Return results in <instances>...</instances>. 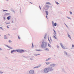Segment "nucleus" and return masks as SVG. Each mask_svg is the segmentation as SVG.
Returning a JSON list of instances; mask_svg holds the SVG:
<instances>
[{
  "label": "nucleus",
  "instance_id": "1",
  "mask_svg": "<svg viewBox=\"0 0 74 74\" xmlns=\"http://www.w3.org/2000/svg\"><path fill=\"white\" fill-rule=\"evenodd\" d=\"M44 45L45 46V47H46V46L47 45V43L46 42H43L42 44V47H43Z\"/></svg>",
  "mask_w": 74,
  "mask_h": 74
},
{
  "label": "nucleus",
  "instance_id": "2",
  "mask_svg": "<svg viewBox=\"0 0 74 74\" xmlns=\"http://www.w3.org/2000/svg\"><path fill=\"white\" fill-rule=\"evenodd\" d=\"M44 72L45 73H48V72H49V71H48V68H45L44 69Z\"/></svg>",
  "mask_w": 74,
  "mask_h": 74
},
{
  "label": "nucleus",
  "instance_id": "3",
  "mask_svg": "<svg viewBox=\"0 0 74 74\" xmlns=\"http://www.w3.org/2000/svg\"><path fill=\"white\" fill-rule=\"evenodd\" d=\"M49 8V6L46 5L45 6V7L44 8V9H45V10H48Z\"/></svg>",
  "mask_w": 74,
  "mask_h": 74
},
{
  "label": "nucleus",
  "instance_id": "4",
  "mask_svg": "<svg viewBox=\"0 0 74 74\" xmlns=\"http://www.w3.org/2000/svg\"><path fill=\"white\" fill-rule=\"evenodd\" d=\"M34 73V70H30L29 71V73L30 74H33V73Z\"/></svg>",
  "mask_w": 74,
  "mask_h": 74
},
{
  "label": "nucleus",
  "instance_id": "5",
  "mask_svg": "<svg viewBox=\"0 0 74 74\" xmlns=\"http://www.w3.org/2000/svg\"><path fill=\"white\" fill-rule=\"evenodd\" d=\"M52 70H53L52 68L51 67H50L48 69L49 71H52Z\"/></svg>",
  "mask_w": 74,
  "mask_h": 74
},
{
  "label": "nucleus",
  "instance_id": "6",
  "mask_svg": "<svg viewBox=\"0 0 74 74\" xmlns=\"http://www.w3.org/2000/svg\"><path fill=\"white\" fill-rule=\"evenodd\" d=\"M7 19L8 20H10V18H11V16H9L8 17H7Z\"/></svg>",
  "mask_w": 74,
  "mask_h": 74
},
{
  "label": "nucleus",
  "instance_id": "7",
  "mask_svg": "<svg viewBox=\"0 0 74 74\" xmlns=\"http://www.w3.org/2000/svg\"><path fill=\"white\" fill-rule=\"evenodd\" d=\"M22 52H24V50H20V53H22Z\"/></svg>",
  "mask_w": 74,
  "mask_h": 74
},
{
  "label": "nucleus",
  "instance_id": "8",
  "mask_svg": "<svg viewBox=\"0 0 74 74\" xmlns=\"http://www.w3.org/2000/svg\"><path fill=\"white\" fill-rule=\"evenodd\" d=\"M14 52H16V50H12L11 51V53H13Z\"/></svg>",
  "mask_w": 74,
  "mask_h": 74
},
{
  "label": "nucleus",
  "instance_id": "9",
  "mask_svg": "<svg viewBox=\"0 0 74 74\" xmlns=\"http://www.w3.org/2000/svg\"><path fill=\"white\" fill-rule=\"evenodd\" d=\"M4 38L6 39V40L7 39V38L6 37V35H5L4 36Z\"/></svg>",
  "mask_w": 74,
  "mask_h": 74
},
{
  "label": "nucleus",
  "instance_id": "10",
  "mask_svg": "<svg viewBox=\"0 0 74 74\" xmlns=\"http://www.w3.org/2000/svg\"><path fill=\"white\" fill-rule=\"evenodd\" d=\"M50 66H53V67H54V66H55V64H50Z\"/></svg>",
  "mask_w": 74,
  "mask_h": 74
},
{
  "label": "nucleus",
  "instance_id": "11",
  "mask_svg": "<svg viewBox=\"0 0 74 74\" xmlns=\"http://www.w3.org/2000/svg\"><path fill=\"white\" fill-rule=\"evenodd\" d=\"M10 15V14H9V13H6L4 15V16H5L6 15Z\"/></svg>",
  "mask_w": 74,
  "mask_h": 74
},
{
  "label": "nucleus",
  "instance_id": "12",
  "mask_svg": "<svg viewBox=\"0 0 74 74\" xmlns=\"http://www.w3.org/2000/svg\"><path fill=\"white\" fill-rule=\"evenodd\" d=\"M6 47H8V48H10L11 49H12V48H11L10 46H9L8 45H7Z\"/></svg>",
  "mask_w": 74,
  "mask_h": 74
},
{
  "label": "nucleus",
  "instance_id": "13",
  "mask_svg": "<svg viewBox=\"0 0 74 74\" xmlns=\"http://www.w3.org/2000/svg\"><path fill=\"white\" fill-rule=\"evenodd\" d=\"M45 12L46 13V15H48V12L47 11H46Z\"/></svg>",
  "mask_w": 74,
  "mask_h": 74
},
{
  "label": "nucleus",
  "instance_id": "14",
  "mask_svg": "<svg viewBox=\"0 0 74 74\" xmlns=\"http://www.w3.org/2000/svg\"><path fill=\"white\" fill-rule=\"evenodd\" d=\"M54 26H56V25H57V24H56V23H55L54 24Z\"/></svg>",
  "mask_w": 74,
  "mask_h": 74
},
{
  "label": "nucleus",
  "instance_id": "15",
  "mask_svg": "<svg viewBox=\"0 0 74 74\" xmlns=\"http://www.w3.org/2000/svg\"><path fill=\"white\" fill-rule=\"evenodd\" d=\"M46 64H50V62H46Z\"/></svg>",
  "mask_w": 74,
  "mask_h": 74
},
{
  "label": "nucleus",
  "instance_id": "16",
  "mask_svg": "<svg viewBox=\"0 0 74 74\" xmlns=\"http://www.w3.org/2000/svg\"><path fill=\"white\" fill-rule=\"evenodd\" d=\"M36 51H42V50H37V49H36Z\"/></svg>",
  "mask_w": 74,
  "mask_h": 74
},
{
  "label": "nucleus",
  "instance_id": "17",
  "mask_svg": "<svg viewBox=\"0 0 74 74\" xmlns=\"http://www.w3.org/2000/svg\"><path fill=\"white\" fill-rule=\"evenodd\" d=\"M16 51L18 52H20V50H17Z\"/></svg>",
  "mask_w": 74,
  "mask_h": 74
},
{
  "label": "nucleus",
  "instance_id": "18",
  "mask_svg": "<svg viewBox=\"0 0 74 74\" xmlns=\"http://www.w3.org/2000/svg\"><path fill=\"white\" fill-rule=\"evenodd\" d=\"M53 38H55V39H57V38H56V37L54 36H53Z\"/></svg>",
  "mask_w": 74,
  "mask_h": 74
},
{
  "label": "nucleus",
  "instance_id": "19",
  "mask_svg": "<svg viewBox=\"0 0 74 74\" xmlns=\"http://www.w3.org/2000/svg\"><path fill=\"white\" fill-rule=\"evenodd\" d=\"M50 59H51V58H49L46 60V61H48V60H50Z\"/></svg>",
  "mask_w": 74,
  "mask_h": 74
},
{
  "label": "nucleus",
  "instance_id": "20",
  "mask_svg": "<svg viewBox=\"0 0 74 74\" xmlns=\"http://www.w3.org/2000/svg\"><path fill=\"white\" fill-rule=\"evenodd\" d=\"M61 47H62V48H63V49H65V47H64V46H63V45Z\"/></svg>",
  "mask_w": 74,
  "mask_h": 74
},
{
  "label": "nucleus",
  "instance_id": "21",
  "mask_svg": "<svg viewBox=\"0 0 74 74\" xmlns=\"http://www.w3.org/2000/svg\"><path fill=\"white\" fill-rule=\"evenodd\" d=\"M55 34H56V31H55V30L53 29V30Z\"/></svg>",
  "mask_w": 74,
  "mask_h": 74
},
{
  "label": "nucleus",
  "instance_id": "22",
  "mask_svg": "<svg viewBox=\"0 0 74 74\" xmlns=\"http://www.w3.org/2000/svg\"><path fill=\"white\" fill-rule=\"evenodd\" d=\"M56 4H57V5H58V4H59V3H58V2L56 1Z\"/></svg>",
  "mask_w": 74,
  "mask_h": 74
},
{
  "label": "nucleus",
  "instance_id": "23",
  "mask_svg": "<svg viewBox=\"0 0 74 74\" xmlns=\"http://www.w3.org/2000/svg\"><path fill=\"white\" fill-rule=\"evenodd\" d=\"M46 4H50V3L49 2H47L46 3Z\"/></svg>",
  "mask_w": 74,
  "mask_h": 74
},
{
  "label": "nucleus",
  "instance_id": "24",
  "mask_svg": "<svg viewBox=\"0 0 74 74\" xmlns=\"http://www.w3.org/2000/svg\"><path fill=\"white\" fill-rule=\"evenodd\" d=\"M52 25H53V26H54V24L53 23V21H52Z\"/></svg>",
  "mask_w": 74,
  "mask_h": 74
},
{
  "label": "nucleus",
  "instance_id": "25",
  "mask_svg": "<svg viewBox=\"0 0 74 74\" xmlns=\"http://www.w3.org/2000/svg\"><path fill=\"white\" fill-rule=\"evenodd\" d=\"M60 45L61 46V47H62V46H63V44H62L61 43H60Z\"/></svg>",
  "mask_w": 74,
  "mask_h": 74
},
{
  "label": "nucleus",
  "instance_id": "26",
  "mask_svg": "<svg viewBox=\"0 0 74 74\" xmlns=\"http://www.w3.org/2000/svg\"><path fill=\"white\" fill-rule=\"evenodd\" d=\"M68 36L70 38H71V37L70 36V35H68Z\"/></svg>",
  "mask_w": 74,
  "mask_h": 74
},
{
  "label": "nucleus",
  "instance_id": "27",
  "mask_svg": "<svg viewBox=\"0 0 74 74\" xmlns=\"http://www.w3.org/2000/svg\"><path fill=\"white\" fill-rule=\"evenodd\" d=\"M46 50H47V51H49V49H48V48H46L45 49Z\"/></svg>",
  "mask_w": 74,
  "mask_h": 74
},
{
  "label": "nucleus",
  "instance_id": "28",
  "mask_svg": "<svg viewBox=\"0 0 74 74\" xmlns=\"http://www.w3.org/2000/svg\"><path fill=\"white\" fill-rule=\"evenodd\" d=\"M48 40H49V42H51V41H50V40H49V38L48 37Z\"/></svg>",
  "mask_w": 74,
  "mask_h": 74
},
{
  "label": "nucleus",
  "instance_id": "29",
  "mask_svg": "<svg viewBox=\"0 0 74 74\" xmlns=\"http://www.w3.org/2000/svg\"><path fill=\"white\" fill-rule=\"evenodd\" d=\"M67 18H68V19H71V18H70L69 17H67Z\"/></svg>",
  "mask_w": 74,
  "mask_h": 74
},
{
  "label": "nucleus",
  "instance_id": "30",
  "mask_svg": "<svg viewBox=\"0 0 74 74\" xmlns=\"http://www.w3.org/2000/svg\"><path fill=\"white\" fill-rule=\"evenodd\" d=\"M12 42V41H11V40H9V42Z\"/></svg>",
  "mask_w": 74,
  "mask_h": 74
},
{
  "label": "nucleus",
  "instance_id": "31",
  "mask_svg": "<svg viewBox=\"0 0 74 74\" xmlns=\"http://www.w3.org/2000/svg\"><path fill=\"white\" fill-rule=\"evenodd\" d=\"M48 46L49 47H51V45L49 44H48Z\"/></svg>",
  "mask_w": 74,
  "mask_h": 74
},
{
  "label": "nucleus",
  "instance_id": "32",
  "mask_svg": "<svg viewBox=\"0 0 74 74\" xmlns=\"http://www.w3.org/2000/svg\"><path fill=\"white\" fill-rule=\"evenodd\" d=\"M3 11H8V10H3Z\"/></svg>",
  "mask_w": 74,
  "mask_h": 74
},
{
  "label": "nucleus",
  "instance_id": "33",
  "mask_svg": "<svg viewBox=\"0 0 74 74\" xmlns=\"http://www.w3.org/2000/svg\"><path fill=\"white\" fill-rule=\"evenodd\" d=\"M3 19L4 20H5V17H3Z\"/></svg>",
  "mask_w": 74,
  "mask_h": 74
},
{
  "label": "nucleus",
  "instance_id": "34",
  "mask_svg": "<svg viewBox=\"0 0 74 74\" xmlns=\"http://www.w3.org/2000/svg\"><path fill=\"white\" fill-rule=\"evenodd\" d=\"M70 13L71 14H72V12H70Z\"/></svg>",
  "mask_w": 74,
  "mask_h": 74
},
{
  "label": "nucleus",
  "instance_id": "35",
  "mask_svg": "<svg viewBox=\"0 0 74 74\" xmlns=\"http://www.w3.org/2000/svg\"><path fill=\"white\" fill-rule=\"evenodd\" d=\"M50 38L51 41H52V39H51V37H50Z\"/></svg>",
  "mask_w": 74,
  "mask_h": 74
},
{
  "label": "nucleus",
  "instance_id": "36",
  "mask_svg": "<svg viewBox=\"0 0 74 74\" xmlns=\"http://www.w3.org/2000/svg\"><path fill=\"white\" fill-rule=\"evenodd\" d=\"M32 47H34V46L33 45V43H32Z\"/></svg>",
  "mask_w": 74,
  "mask_h": 74
},
{
  "label": "nucleus",
  "instance_id": "37",
  "mask_svg": "<svg viewBox=\"0 0 74 74\" xmlns=\"http://www.w3.org/2000/svg\"><path fill=\"white\" fill-rule=\"evenodd\" d=\"M72 47H74V45H72Z\"/></svg>",
  "mask_w": 74,
  "mask_h": 74
},
{
  "label": "nucleus",
  "instance_id": "38",
  "mask_svg": "<svg viewBox=\"0 0 74 74\" xmlns=\"http://www.w3.org/2000/svg\"><path fill=\"white\" fill-rule=\"evenodd\" d=\"M46 17L47 19H48V17H48V16H47V15L46 16Z\"/></svg>",
  "mask_w": 74,
  "mask_h": 74
},
{
  "label": "nucleus",
  "instance_id": "39",
  "mask_svg": "<svg viewBox=\"0 0 74 74\" xmlns=\"http://www.w3.org/2000/svg\"><path fill=\"white\" fill-rule=\"evenodd\" d=\"M0 29H3V28H2V27H0Z\"/></svg>",
  "mask_w": 74,
  "mask_h": 74
},
{
  "label": "nucleus",
  "instance_id": "40",
  "mask_svg": "<svg viewBox=\"0 0 74 74\" xmlns=\"http://www.w3.org/2000/svg\"><path fill=\"white\" fill-rule=\"evenodd\" d=\"M18 39H19V40H20V37H19V36L18 37Z\"/></svg>",
  "mask_w": 74,
  "mask_h": 74
},
{
  "label": "nucleus",
  "instance_id": "41",
  "mask_svg": "<svg viewBox=\"0 0 74 74\" xmlns=\"http://www.w3.org/2000/svg\"><path fill=\"white\" fill-rule=\"evenodd\" d=\"M1 50H2V49H1V48H0V51H1Z\"/></svg>",
  "mask_w": 74,
  "mask_h": 74
},
{
  "label": "nucleus",
  "instance_id": "42",
  "mask_svg": "<svg viewBox=\"0 0 74 74\" xmlns=\"http://www.w3.org/2000/svg\"><path fill=\"white\" fill-rule=\"evenodd\" d=\"M65 54H66V55H67V53L66 52H65Z\"/></svg>",
  "mask_w": 74,
  "mask_h": 74
},
{
  "label": "nucleus",
  "instance_id": "43",
  "mask_svg": "<svg viewBox=\"0 0 74 74\" xmlns=\"http://www.w3.org/2000/svg\"><path fill=\"white\" fill-rule=\"evenodd\" d=\"M40 8V10H41V7H40V6H39Z\"/></svg>",
  "mask_w": 74,
  "mask_h": 74
},
{
  "label": "nucleus",
  "instance_id": "44",
  "mask_svg": "<svg viewBox=\"0 0 74 74\" xmlns=\"http://www.w3.org/2000/svg\"><path fill=\"white\" fill-rule=\"evenodd\" d=\"M38 67H39L38 66H37V67H36V68H38Z\"/></svg>",
  "mask_w": 74,
  "mask_h": 74
},
{
  "label": "nucleus",
  "instance_id": "45",
  "mask_svg": "<svg viewBox=\"0 0 74 74\" xmlns=\"http://www.w3.org/2000/svg\"><path fill=\"white\" fill-rule=\"evenodd\" d=\"M7 27L8 29V28H9V27H8V26H7Z\"/></svg>",
  "mask_w": 74,
  "mask_h": 74
},
{
  "label": "nucleus",
  "instance_id": "46",
  "mask_svg": "<svg viewBox=\"0 0 74 74\" xmlns=\"http://www.w3.org/2000/svg\"><path fill=\"white\" fill-rule=\"evenodd\" d=\"M0 73H1V74L2 73L1 72H0Z\"/></svg>",
  "mask_w": 74,
  "mask_h": 74
},
{
  "label": "nucleus",
  "instance_id": "47",
  "mask_svg": "<svg viewBox=\"0 0 74 74\" xmlns=\"http://www.w3.org/2000/svg\"><path fill=\"white\" fill-rule=\"evenodd\" d=\"M39 55H40V54H38V55H37V56Z\"/></svg>",
  "mask_w": 74,
  "mask_h": 74
},
{
  "label": "nucleus",
  "instance_id": "48",
  "mask_svg": "<svg viewBox=\"0 0 74 74\" xmlns=\"http://www.w3.org/2000/svg\"><path fill=\"white\" fill-rule=\"evenodd\" d=\"M55 36H56V35H55Z\"/></svg>",
  "mask_w": 74,
  "mask_h": 74
},
{
  "label": "nucleus",
  "instance_id": "49",
  "mask_svg": "<svg viewBox=\"0 0 74 74\" xmlns=\"http://www.w3.org/2000/svg\"><path fill=\"white\" fill-rule=\"evenodd\" d=\"M8 34V35H9V34Z\"/></svg>",
  "mask_w": 74,
  "mask_h": 74
}]
</instances>
